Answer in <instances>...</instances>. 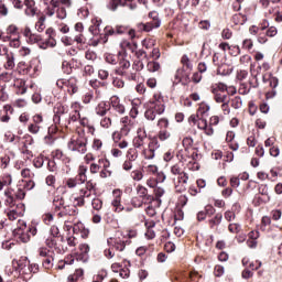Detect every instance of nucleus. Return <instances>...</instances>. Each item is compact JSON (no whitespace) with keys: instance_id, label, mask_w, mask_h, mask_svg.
Returning <instances> with one entry per match:
<instances>
[{"instance_id":"1","label":"nucleus","mask_w":282,"mask_h":282,"mask_svg":"<svg viewBox=\"0 0 282 282\" xmlns=\"http://www.w3.org/2000/svg\"><path fill=\"white\" fill-rule=\"evenodd\" d=\"M69 151H77L78 153L85 154L87 153V138L79 137L76 140L70 139L68 142Z\"/></svg>"},{"instance_id":"2","label":"nucleus","mask_w":282,"mask_h":282,"mask_svg":"<svg viewBox=\"0 0 282 282\" xmlns=\"http://www.w3.org/2000/svg\"><path fill=\"white\" fill-rule=\"evenodd\" d=\"M175 80L173 82V85H180L182 80H185V83H191V69L182 67L178 68L175 73Z\"/></svg>"},{"instance_id":"3","label":"nucleus","mask_w":282,"mask_h":282,"mask_svg":"<svg viewBox=\"0 0 282 282\" xmlns=\"http://www.w3.org/2000/svg\"><path fill=\"white\" fill-rule=\"evenodd\" d=\"M144 116L147 120H155V109H158V102L155 101H148L144 104Z\"/></svg>"},{"instance_id":"4","label":"nucleus","mask_w":282,"mask_h":282,"mask_svg":"<svg viewBox=\"0 0 282 282\" xmlns=\"http://www.w3.org/2000/svg\"><path fill=\"white\" fill-rule=\"evenodd\" d=\"M75 180L77 184H85L87 182V166L79 165Z\"/></svg>"},{"instance_id":"5","label":"nucleus","mask_w":282,"mask_h":282,"mask_svg":"<svg viewBox=\"0 0 282 282\" xmlns=\"http://www.w3.org/2000/svg\"><path fill=\"white\" fill-rule=\"evenodd\" d=\"M112 243H113L112 246L116 250H118L119 252H122L127 248V243H131V241H129V240L124 241L120 238H115Z\"/></svg>"},{"instance_id":"6","label":"nucleus","mask_w":282,"mask_h":282,"mask_svg":"<svg viewBox=\"0 0 282 282\" xmlns=\"http://www.w3.org/2000/svg\"><path fill=\"white\" fill-rule=\"evenodd\" d=\"M120 47H121V50H122V52H123V54H124V56H127V50H126V47H128V50H130V52H135L137 50H138V43H133V44H131V42H129V41H122L121 43H120Z\"/></svg>"},{"instance_id":"7","label":"nucleus","mask_w":282,"mask_h":282,"mask_svg":"<svg viewBox=\"0 0 282 282\" xmlns=\"http://www.w3.org/2000/svg\"><path fill=\"white\" fill-rule=\"evenodd\" d=\"M148 17L149 19H152L150 23H152L154 28H160V25H162V20H160V13H158V11H150Z\"/></svg>"},{"instance_id":"8","label":"nucleus","mask_w":282,"mask_h":282,"mask_svg":"<svg viewBox=\"0 0 282 282\" xmlns=\"http://www.w3.org/2000/svg\"><path fill=\"white\" fill-rule=\"evenodd\" d=\"M153 100L152 101H154V102H158V106H156V108L154 109V111L156 112V113H159V116H162V113H164V111H165V109H166V106H164V104H162V101H160V98H162V96H158V95H154L153 96Z\"/></svg>"},{"instance_id":"9","label":"nucleus","mask_w":282,"mask_h":282,"mask_svg":"<svg viewBox=\"0 0 282 282\" xmlns=\"http://www.w3.org/2000/svg\"><path fill=\"white\" fill-rule=\"evenodd\" d=\"M208 111H210V106L206 102H200L198 110H197V116L196 118H199V116H208Z\"/></svg>"},{"instance_id":"10","label":"nucleus","mask_w":282,"mask_h":282,"mask_svg":"<svg viewBox=\"0 0 282 282\" xmlns=\"http://www.w3.org/2000/svg\"><path fill=\"white\" fill-rule=\"evenodd\" d=\"M137 193L139 197H142V199H151V195H149V189L142 185L137 186Z\"/></svg>"},{"instance_id":"11","label":"nucleus","mask_w":282,"mask_h":282,"mask_svg":"<svg viewBox=\"0 0 282 282\" xmlns=\"http://www.w3.org/2000/svg\"><path fill=\"white\" fill-rule=\"evenodd\" d=\"M224 219V215H221V213H218L215 215L214 218L208 220V224L210 226V228H215V226H219V224H221V220Z\"/></svg>"},{"instance_id":"12","label":"nucleus","mask_w":282,"mask_h":282,"mask_svg":"<svg viewBox=\"0 0 282 282\" xmlns=\"http://www.w3.org/2000/svg\"><path fill=\"white\" fill-rule=\"evenodd\" d=\"M53 204L55 206V210L58 212L61 210V208H63V210H65V198L63 197H57L53 199Z\"/></svg>"},{"instance_id":"13","label":"nucleus","mask_w":282,"mask_h":282,"mask_svg":"<svg viewBox=\"0 0 282 282\" xmlns=\"http://www.w3.org/2000/svg\"><path fill=\"white\" fill-rule=\"evenodd\" d=\"M12 265L15 272H21L26 267L25 260H13Z\"/></svg>"},{"instance_id":"14","label":"nucleus","mask_w":282,"mask_h":282,"mask_svg":"<svg viewBox=\"0 0 282 282\" xmlns=\"http://www.w3.org/2000/svg\"><path fill=\"white\" fill-rule=\"evenodd\" d=\"M207 116H199L198 121H197V127L198 129H200L202 131H204V129H208V120H206Z\"/></svg>"},{"instance_id":"15","label":"nucleus","mask_w":282,"mask_h":282,"mask_svg":"<svg viewBox=\"0 0 282 282\" xmlns=\"http://www.w3.org/2000/svg\"><path fill=\"white\" fill-rule=\"evenodd\" d=\"M181 63L185 69H189V72H193V64L191 63L188 55H183L181 58Z\"/></svg>"},{"instance_id":"16","label":"nucleus","mask_w":282,"mask_h":282,"mask_svg":"<svg viewBox=\"0 0 282 282\" xmlns=\"http://www.w3.org/2000/svg\"><path fill=\"white\" fill-rule=\"evenodd\" d=\"M104 32H105L104 43H107L109 41V36H113V34H116V30L111 26H106Z\"/></svg>"},{"instance_id":"17","label":"nucleus","mask_w":282,"mask_h":282,"mask_svg":"<svg viewBox=\"0 0 282 282\" xmlns=\"http://www.w3.org/2000/svg\"><path fill=\"white\" fill-rule=\"evenodd\" d=\"M243 105V101L241 100V97L236 96L235 98L231 99V107L234 109H241Z\"/></svg>"},{"instance_id":"18","label":"nucleus","mask_w":282,"mask_h":282,"mask_svg":"<svg viewBox=\"0 0 282 282\" xmlns=\"http://www.w3.org/2000/svg\"><path fill=\"white\" fill-rule=\"evenodd\" d=\"M62 72L67 75L72 74L73 72L72 63L64 61L62 63Z\"/></svg>"},{"instance_id":"19","label":"nucleus","mask_w":282,"mask_h":282,"mask_svg":"<svg viewBox=\"0 0 282 282\" xmlns=\"http://www.w3.org/2000/svg\"><path fill=\"white\" fill-rule=\"evenodd\" d=\"M85 274V271L83 269H77L75 270V273L73 275L68 276V281H78V279H80V276H83Z\"/></svg>"},{"instance_id":"20","label":"nucleus","mask_w":282,"mask_h":282,"mask_svg":"<svg viewBox=\"0 0 282 282\" xmlns=\"http://www.w3.org/2000/svg\"><path fill=\"white\" fill-rule=\"evenodd\" d=\"M64 213L65 215H69L70 217H74L78 215V208L74 206L73 208H69V206H64Z\"/></svg>"},{"instance_id":"21","label":"nucleus","mask_w":282,"mask_h":282,"mask_svg":"<svg viewBox=\"0 0 282 282\" xmlns=\"http://www.w3.org/2000/svg\"><path fill=\"white\" fill-rule=\"evenodd\" d=\"M111 205L116 208V212L117 213H122V210L124 209V207L120 204V198L119 197H116Z\"/></svg>"},{"instance_id":"22","label":"nucleus","mask_w":282,"mask_h":282,"mask_svg":"<svg viewBox=\"0 0 282 282\" xmlns=\"http://www.w3.org/2000/svg\"><path fill=\"white\" fill-rule=\"evenodd\" d=\"M90 87H94V89H96L97 87H107V83L106 82H100L98 79H91L89 82Z\"/></svg>"},{"instance_id":"23","label":"nucleus","mask_w":282,"mask_h":282,"mask_svg":"<svg viewBox=\"0 0 282 282\" xmlns=\"http://www.w3.org/2000/svg\"><path fill=\"white\" fill-rule=\"evenodd\" d=\"M91 206L94 210H101L102 209V200L100 198H94L91 202Z\"/></svg>"},{"instance_id":"24","label":"nucleus","mask_w":282,"mask_h":282,"mask_svg":"<svg viewBox=\"0 0 282 282\" xmlns=\"http://www.w3.org/2000/svg\"><path fill=\"white\" fill-rule=\"evenodd\" d=\"M193 138H191V137H185L184 139H183V147H184V149H185V151H188V149H191V147H193Z\"/></svg>"},{"instance_id":"25","label":"nucleus","mask_w":282,"mask_h":282,"mask_svg":"<svg viewBox=\"0 0 282 282\" xmlns=\"http://www.w3.org/2000/svg\"><path fill=\"white\" fill-rule=\"evenodd\" d=\"M143 155L145 160H153L155 158V150L149 148V150H143Z\"/></svg>"},{"instance_id":"26","label":"nucleus","mask_w":282,"mask_h":282,"mask_svg":"<svg viewBox=\"0 0 282 282\" xmlns=\"http://www.w3.org/2000/svg\"><path fill=\"white\" fill-rule=\"evenodd\" d=\"M147 67H148V70L154 73L160 69V64L158 62H149Z\"/></svg>"},{"instance_id":"27","label":"nucleus","mask_w":282,"mask_h":282,"mask_svg":"<svg viewBox=\"0 0 282 282\" xmlns=\"http://www.w3.org/2000/svg\"><path fill=\"white\" fill-rule=\"evenodd\" d=\"M56 14H57V19H61V20L66 19L67 10L65 9V7H61L57 9Z\"/></svg>"},{"instance_id":"28","label":"nucleus","mask_w":282,"mask_h":282,"mask_svg":"<svg viewBox=\"0 0 282 282\" xmlns=\"http://www.w3.org/2000/svg\"><path fill=\"white\" fill-rule=\"evenodd\" d=\"M149 149H152L154 151H156V149H160V142L158 141L156 137L152 138L149 142Z\"/></svg>"},{"instance_id":"29","label":"nucleus","mask_w":282,"mask_h":282,"mask_svg":"<svg viewBox=\"0 0 282 282\" xmlns=\"http://www.w3.org/2000/svg\"><path fill=\"white\" fill-rule=\"evenodd\" d=\"M164 188L162 187H155L154 188V195H155V199L156 202H162V199H160V197H162L164 195Z\"/></svg>"},{"instance_id":"30","label":"nucleus","mask_w":282,"mask_h":282,"mask_svg":"<svg viewBox=\"0 0 282 282\" xmlns=\"http://www.w3.org/2000/svg\"><path fill=\"white\" fill-rule=\"evenodd\" d=\"M45 160H47V170L54 173V171H56V161L50 160L48 158H45Z\"/></svg>"},{"instance_id":"31","label":"nucleus","mask_w":282,"mask_h":282,"mask_svg":"<svg viewBox=\"0 0 282 282\" xmlns=\"http://www.w3.org/2000/svg\"><path fill=\"white\" fill-rule=\"evenodd\" d=\"M171 138V133L166 130H161L159 132V140H161L162 142H164V140H169Z\"/></svg>"},{"instance_id":"32","label":"nucleus","mask_w":282,"mask_h":282,"mask_svg":"<svg viewBox=\"0 0 282 282\" xmlns=\"http://www.w3.org/2000/svg\"><path fill=\"white\" fill-rule=\"evenodd\" d=\"M76 261H82L83 263H87L89 261V254L85 253H76Z\"/></svg>"},{"instance_id":"33","label":"nucleus","mask_w":282,"mask_h":282,"mask_svg":"<svg viewBox=\"0 0 282 282\" xmlns=\"http://www.w3.org/2000/svg\"><path fill=\"white\" fill-rule=\"evenodd\" d=\"M54 113L57 116H63L65 113V106L56 105L53 109Z\"/></svg>"},{"instance_id":"34","label":"nucleus","mask_w":282,"mask_h":282,"mask_svg":"<svg viewBox=\"0 0 282 282\" xmlns=\"http://www.w3.org/2000/svg\"><path fill=\"white\" fill-rule=\"evenodd\" d=\"M7 69H14V56L7 55V64H6Z\"/></svg>"},{"instance_id":"35","label":"nucleus","mask_w":282,"mask_h":282,"mask_svg":"<svg viewBox=\"0 0 282 282\" xmlns=\"http://www.w3.org/2000/svg\"><path fill=\"white\" fill-rule=\"evenodd\" d=\"M217 213V209L213 205H206L205 206V214L208 215V217H213Z\"/></svg>"},{"instance_id":"36","label":"nucleus","mask_w":282,"mask_h":282,"mask_svg":"<svg viewBox=\"0 0 282 282\" xmlns=\"http://www.w3.org/2000/svg\"><path fill=\"white\" fill-rule=\"evenodd\" d=\"M44 163H45V156L44 155H40V156H37L36 161L34 162V166L36 169H41V167H43Z\"/></svg>"},{"instance_id":"37","label":"nucleus","mask_w":282,"mask_h":282,"mask_svg":"<svg viewBox=\"0 0 282 282\" xmlns=\"http://www.w3.org/2000/svg\"><path fill=\"white\" fill-rule=\"evenodd\" d=\"M214 274L215 276H224V265H219L217 264L215 268H214Z\"/></svg>"},{"instance_id":"38","label":"nucleus","mask_w":282,"mask_h":282,"mask_svg":"<svg viewBox=\"0 0 282 282\" xmlns=\"http://www.w3.org/2000/svg\"><path fill=\"white\" fill-rule=\"evenodd\" d=\"M97 57L98 55L94 51H86L85 53V58H87V61H96Z\"/></svg>"},{"instance_id":"39","label":"nucleus","mask_w":282,"mask_h":282,"mask_svg":"<svg viewBox=\"0 0 282 282\" xmlns=\"http://www.w3.org/2000/svg\"><path fill=\"white\" fill-rule=\"evenodd\" d=\"M228 50H230L231 56H239V54H241V48L239 47V45L228 46Z\"/></svg>"},{"instance_id":"40","label":"nucleus","mask_w":282,"mask_h":282,"mask_svg":"<svg viewBox=\"0 0 282 282\" xmlns=\"http://www.w3.org/2000/svg\"><path fill=\"white\" fill-rule=\"evenodd\" d=\"M83 228H85V225L83 223H77L73 226V232L74 235H78V232L83 231Z\"/></svg>"},{"instance_id":"41","label":"nucleus","mask_w":282,"mask_h":282,"mask_svg":"<svg viewBox=\"0 0 282 282\" xmlns=\"http://www.w3.org/2000/svg\"><path fill=\"white\" fill-rule=\"evenodd\" d=\"M171 173L173 175H182L184 173V171H182V169L180 167V165L175 164L171 167Z\"/></svg>"},{"instance_id":"42","label":"nucleus","mask_w":282,"mask_h":282,"mask_svg":"<svg viewBox=\"0 0 282 282\" xmlns=\"http://www.w3.org/2000/svg\"><path fill=\"white\" fill-rule=\"evenodd\" d=\"M237 80H246L248 78V70H239L236 76Z\"/></svg>"},{"instance_id":"43","label":"nucleus","mask_w":282,"mask_h":282,"mask_svg":"<svg viewBox=\"0 0 282 282\" xmlns=\"http://www.w3.org/2000/svg\"><path fill=\"white\" fill-rule=\"evenodd\" d=\"M50 232L54 239H56V237H58V235H61V230L58 229V227L56 225H53L51 227Z\"/></svg>"},{"instance_id":"44","label":"nucleus","mask_w":282,"mask_h":282,"mask_svg":"<svg viewBox=\"0 0 282 282\" xmlns=\"http://www.w3.org/2000/svg\"><path fill=\"white\" fill-rule=\"evenodd\" d=\"M221 36H223V39L228 41L229 39H232V31H230V29H225L221 32Z\"/></svg>"},{"instance_id":"45","label":"nucleus","mask_w":282,"mask_h":282,"mask_svg":"<svg viewBox=\"0 0 282 282\" xmlns=\"http://www.w3.org/2000/svg\"><path fill=\"white\" fill-rule=\"evenodd\" d=\"M112 85L113 87H118V89H122V87H124V82L120 78H115Z\"/></svg>"},{"instance_id":"46","label":"nucleus","mask_w":282,"mask_h":282,"mask_svg":"<svg viewBox=\"0 0 282 282\" xmlns=\"http://www.w3.org/2000/svg\"><path fill=\"white\" fill-rule=\"evenodd\" d=\"M241 182L239 181V177L232 176L230 178V185L232 186V188H239Z\"/></svg>"},{"instance_id":"47","label":"nucleus","mask_w":282,"mask_h":282,"mask_svg":"<svg viewBox=\"0 0 282 282\" xmlns=\"http://www.w3.org/2000/svg\"><path fill=\"white\" fill-rule=\"evenodd\" d=\"M164 250L167 252H175V243L169 241L164 245Z\"/></svg>"},{"instance_id":"48","label":"nucleus","mask_w":282,"mask_h":282,"mask_svg":"<svg viewBox=\"0 0 282 282\" xmlns=\"http://www.w3.org/2000/svg\"><path fill=\"white\" fill-rule=\"evenodd\" d=\"M29 131H30V133L36 134V133H39V131H41V127H39L36 123H31L29 126Z\"/></svg>"},{"instance_id":"49","label":"nucleus","mask_w":282,"mask_h":282,"mask_svg":"<svg viewBox=\"0 0 282 282\" xmlns=\"http://www.w3.org/2000/svg\"><path fill=\"white\" fill-rule=\"evenodd\" d=\"M98 76H99L100 80H107L109 78V72H107L105 69H99Z\"/></svg>"},{"instance_id":"50","label":"nucleus","mask_w":282,"mask_h":282,"mask_svg":"<svg viewBox=\"0 0 282 282\" xmlns=\"http://www.w3.org/2000/svg\"><path fill=\"white\" fill-rule=\"evenodd\" d=\"M89 245L87 243H83V245H79V252L83 253V254H89Z\"/></svg>"},{"instance_id":"51","label":"nucleus","mask_w":282,"mask_h":282,"mask_svg":"<svg viewBox=\"0 0 282 282\" xmlns=\"http://www.w3.org/2000/svg\"><path fill=\"white\" fill-rule=\"evenodd\" d=\"M253 272L250 269H245L241 273L242 279H252Z\"/></svg>"},{"instance_id":"52","label":"nucleus","mask_w":282,"mask_h":282,"mask_svg":"<svg viewBox=\"0 0 282 282\" xmlns=\"http://www.w3.org/2000/svg\"><path fill=\"white\" fill-rule=\"evenodd\" d=\"M8 217L10 221H14L17 217H19V212H17V209H12L8 213Z\"/></svg>"},{"instance_id":"53","label":"nucleus","mask_w":282,"mask_h":282,"mask_svg":"<svg viewBox=\"0 0 282 282\" xmlns=\"http://www.w3.org/2000/svg\"><path fill=\"white\" fill-rule=\"evenodd\" d=\"M30 47L22 46L19 51L20 56H30L31 54Z\"/></svg>"},{"instance_id":"54","label":"nucleus","mask_w":282,"mask_h":282,"mask_svg":"<svg viewBox=\"0 0 282 282\" xmlns=\"http://www.w3.org/2000/svg\"><path fill=\"white\" fill-rule=\"evenodd\" d=\"M101 127L109 129V127H111V118H104L100 122Z\"/></svg>"},{"instance_id":"55","label":"nucleus","mask_w":282,"mask_h":282,"mask_svg":"<svg viewBox=\"0 0 282 282\" xmlns=\"http://www.w3.org/2000/svg\"><path fill=\"white\" fill-rule=\"evenodd\" d=\"M272 215V219H274V221H279V219H281V209H275L271 213Z\"/></svg>"},{"instance_id":"56","label":"nucleus","mask_w":282,"mask_h":282,"mask_svg":"<svg viewBox=\"0 0 282 282\" xmlns=\"http://www.w3.org/2000/svg\"><path fill=\"white\" fill-rule=\"evenodd\" d=\"M45 243H46L47 248H55V246L57 245L56 239H54V238H47L45 240Z\"/></svg>"},{"instance_id":"57","label":"nucleus","mask_w":282,"mask_h":282,"mask_svg":"<svg viewBox=\"0 0 282 282\" xmlns=\"http://www.w3.org/2000/svg\"><path fill=\"white\" fill-rule=\"evenodd\" d=\"M279 153H281V150H279L278 147L270 148V155H272V158H279Z\"/></svg>"},{"instance_id":"58","label":"nucleus","mask_w":282,"mask_h":282,"mask_svg":"<svg viewBox=\"0 0 282 282\" xmlns=\"http://www.w3.org/2000/svg\"><path fill=\"white\" fill-rule=\"evenodd\" d=\"M77 184H78V183H76V180H75V178H68V180L66 181V186H67L68 188H76Z\"/></svg>"},{"instance_id":"59","label":"nucleus","mask_w":282,"mask_h":282,"mask_svg":"<svg viewBox=\"0 0 282 282\" xmlns=\"http://www.w3.org/2000/svg\"><path fill=\"white\" fill-rule=\"evenodd\" d=\"M84 74L86 76H91V74H94V66L91 65H86L84 68Z\"/></svg>"},{"instance_id":"60","label":"nucleus","mask_w":282,"mask_h":282,"mask_svg":"<svg viewBox=\"0 0 282 282\" xmlns=\"http://www.w3.org/2000/svg\"><path fill=\"white\" fill-rule=\"evenodd\" d=\"M276 33H278V31H276V29L274 26H270L267 30V36H270V37L276 36Z\"/></svg>"},{"instance_id":"61","label":"nucleus","mask_w":282,"mask_h":282,"mask_svg":"<svg viewBox=\"0 0 282 282\" xmlns=\"http://www.w3.org/2000/svg\"><path fill=\"white\" fill-rule=\"evenodd\" d=\"M261 265H262L261 261H256V262H250L249 268L251 270H259V268H261Z\"/></svg>"},{"instance_id":"62","label":"nucleus","mask_w":282,"mask_h":282,"mask_svg":"<svg viewBox=\"0 0 282 282\" xmlns=\"http://www.w3.org/2000/svg\"><path fill=\"white\" fill-rule=\"evenodd\" d=\"M242 47H245V50H250L251 47H253L252 40H245L242 42Z\"/></svg>"},{"instance_id":"63","label":"nucleus","mask_w":282,"mask_h":282,"mask_svg":"<svg viewBox=\"0 0 282 282\" xmlns=\"http://www.w3.org/2000/svg\"><path fill=\"white\" fill-rule=\"evenodd\" d=\"M259 193H260V195H268V185L261 184L259 186Z\"/></svg>"},{"instance_id":"64","label":"nucleus","mask_w":282,"mask_h":282,"mask_svg":"<svg viewBox=\"0 0 282 282\" xmlns=\"http://www.w3.org/2000/svg\"><path fill=\"white\" fill-rule=\"evenodd\" d=\"M228 259H229V256H228V253L225 252V251H221V252L218 254V260H220V261H228Z\"/></svg>"}]
</instances>
